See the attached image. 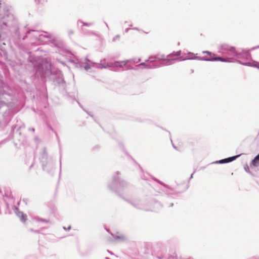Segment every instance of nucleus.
I'll return each mask as SVG.
<instances>
[{
  "label": "nucleus",
  "mask_w": 259,
  "mask_h": 259,
  "mask_svg": "<svg viewBox=\"0 0 259 259\" xmlns=\"http://www.w3.org/2000/svg\"><path fill=\"white\" fill-rule=\"evenodd\" d=\"M204 60H206V61H220L224 62H230V61L229 60L228 58H222L220 57H213L211 59H205Z\"/></svg>",
  "instance_id": "1"
},
{
  "label": "nucleus",
  "mask_w": 259,
  "mask_h": 259,
  "mask_svg": "<svg viewBox=\"0 0 259 259\" xmlns=\"http://www.w3.org/2000/svg\"><path fill=\"white\" fill-rule=\"evenodd\" d=\"M238 156H233V157H229L228 158H226V159H222L221 160H220L219 161V163H223L231 162L233 160H235L236 159V158Z\"/></svg>",
  "instance_id": "2"
},
{
  "label": "nucleus",
  "mask_w": 259,
  "mask_h": 259,
  "mask_svg": "<svg viewBox=\"0 0 259 259\" xmlns=\"http://www.w3.org/2000/svg\"><path fill=\"white\" fill-rule=\"evenodd\" d=\"M181 55V51H177L176 52H174L170 54H169L168 57L169 58H171L173 56H179Z\"/></svg>",
  "instance_id": "3"
},
{
  "label": "nucleus",
  "mask_w": 259,
  "mask_h": 259,
  "mask_svg": "<svg viewBox=\"0 0 259 259\" xmlns=\"http://www.w3.org/2000/svg\"><path fill=\"white\" fill-rule=\"evenodd\" d=\"M203 53H207V54H208V55H210V56L211 55V53L210 52H208V51H206V52H203Z\"/></svg>",
  "instance_id": "4"
}]
</instances>
